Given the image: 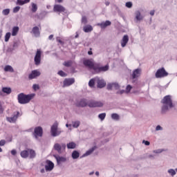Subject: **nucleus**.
Listing matches in <instances>:
<instances>
[{"instance_id": "obj_1", "label": "nucleus", "mask_w": 177, "mask_h": 177, "mask_svg": "<svg viewBox=\"0 0 177 177\" xmlns=\"http://www.w3.org/2000/svg\"><path fill=\"white\" fill-rule=\"evenodd\" d=\"M162 103L161 113L162 114H165L169 109H172L174 107V104L172 103V98H171V95H166L163 97L161 101Z\"/></svg>"}, {"instance_id": "obj_2", "label": "nucleus", "mask_w": 177, "mask_h": 177, "mask_svg": "<svg viewBox=\"0 0 177 177\" xmlns=\"http://www.w3.org/2000/svg\"><path fill=\"white\" fill-rule=\"evenodd\" d=\"M34 94L25 95L23 93H21L18 95V102L20 104H27L30 102V100L34 97Z\"/></svg>"}, {"instance_id": "obj_3", "label": "nucleus", "mask_w": 177, "mask_h": 177, "mask_svg": "<svg viewBox=\"0 0 177 177\" xmlns=\"http://www.w3.org/2000/svg\"><path fill=\"white\" fill-rule=\"evenodd\" d=\"M59 127V123L57 122H55L54 124L51 126L50 133L53 138H56V136H59L60 133H63V131L57 129Z\"/></svg>"}, {"instance_id": "obj_4", "label": "nucleus", "mask_w": 177, "mask_h": 177, "mask_svg": "<svg viewBox=\"0 0 177 177\" xmlns=\"http://www.w3.org/2000/svg\"><path fill=\"white\" fill-rule=\"evenodd\" d=\"M20 154L22 158H27L28 156L30 158H35V156H37V154L35 153V151L30 149L21 151Z\"/></svg>"}, {"instance_id": "obj_5", "label": "nucleus", "mask_w": 177, "mask_h": 177, "mask_svg": "<svg viewBox=\"0 0 177 177\" xmlns=\"http://www.w3.org/2000/svg\"><path fill=\"white\" fill-rule=\"evenodd\" d=\"M109 68V65H105L104 66H100V64H96V66H95L94 72L96 74H99L100 73H104L106 71H108Z\"/></svg>"}, {"instance_id": "obj_6", "label": "nucleus", "mask_w": 177, "mask_h": 177, "mask_svg": "<svg viewBox=\"0 0 177 177\" xmlns=\"http://www.w3.org/2000/svg\"><path fill=\"white\" fill-rule=\"evenodd\" d=\"M155 76L156 78H164V77L168 76V73L165 68H161L156 71Z\"/></svg>"}, {"instance_id": "obj_7", "label": "nucleus", "mask_w": 177, "mask_h": 177, "mask_svg": "<svg viewBox=\"0 0 177 177\" xmlns=\"http://www.w3.org/2000/svg\"><path fill=\"white\" fill-rule=\"evenodd\" d=\"M19 115H21L20 114V112L19 111H16V112H14L12 116L11 117H7L6 118V120L8 122H10V123H12V124H15V122H16V121H17V118H19Z\"/></svg>"}, {"instance_id": "obj_8", "label": "nucleus", "mask_w": 177, "mask_h": 177, "mask_svg": "<svg viewBox=\"0 0 177 177\" xmlns=\"http://www.w3.org/2000/svg\"><path fill=\"white\" fill-rule=\"evenodd\" d=\"M83 64L85 67H88L89 70H93L95 71V67H96V64H94L93 62L90 59H86L83 61Z\"/></svg>"}, {"instance_id": "obj_9", "label": "nucleus", "mask_w": 177, "mask_h": 177, "mask_svg": "<svg viewBox=\"0 0 177 177\" xmlns=\"http://www.w3.org/2000/svg\"><path fill=\"white\" fill-rule=\"evenodd\" d=\"M43 133H44V131L42 130V127H37L35 128V131L33 133V135L36 139L38 138V136L41 138Z\"/></svg>"}, {"instance_id": "obj_10", "label": "nucleus", "mask_w": 177, "mask_h": 177, "mask_svg": "<svg viewBox=\"0 0 177 177\" xmlns=\"http://www.w3.org/2000/svg\"><path fill=\"white\" fill-rule=\"evenodd\" d=\"M46 164L47 165H45V169L47 172L52 171L55 168V164L49 160L46 161Z\"/></svg>"}, {"instance_id": "obj_11", "label": "nucleus", "mask_w": 177, "mask_h": 177, "mask_svg": "<svg viewBox=\"0 0 177 177\" xmlns=\"http://www.w3.org/2000/svg\"><path fill=\"white\" fill-rule=\"evenodd\" d=\"M41 50H37L36 55L35 56V64L36 66H39L41 64Z\"/></svg>"}, {"instance_id": "obj_12", "label": "nucleus", "mask_w": 177, "mask_h": 177, "mask_svg": "<svg viewBox=\"0 0 177 177\" xmlns=\"http://www.w3.org/2000/svg\"><path fill=\"white\" fill-rule=\"evenodd\" d=\"M53 11L59 12V13H62V12L66 11V8H64V7H63V6L62 5L55 4L53 8Z\"/></svg>"}, {"instance_id": "obj_13", "label": "nucleus", "mask_w": 177, "mask_h": 177, "mask_svg": "<svg viewBox=\"0 0 177 177\" xmlns=\"http://www.w3.org/2000/svg\"><path fill=\"white\" fill-rule=\"evenodd\" d=\"M41 75V72L35 70L32 71L30 74H29L28 78L29 80H34V78H37V77H39Z\"/></svg>"}, {"instance_id": "obj_14", "label": "nucleus", "mask_w": 177, "mask_h": 177, "mask_svg": "<svg viewBox=\"0 0 177 177\" xmlns=\"http://www.w3.org/2000/svg\"><path fill=\"white\" fill-rule=\"evenodd\" d=\"M32 34H33L34 37L38 38L41 35V32L39 31V28L38 26H35L32 29Z\"/></svg>"}, {"instance_id": "obj_15", "label": "nucleus", "mask_w": 177, "mask_h": 177, "mask_svg": "<svg viewBox=\"0 0 177 177\" xmlns=\"http://www.w3.org/2000/svg\"><path fill=\"white\" fill-rule=\"evenodd\" d=\"M88 105V102L86 99H82L79 102H76L77 107H86Z\"/></svg>"}, {"instance_id": "obj_16", "label": "nucleus", "mask_w": 177, "mask_h": 177, "mask_svg": "<svg viewBox=\"0 0 177 177\" xmlns=\"http://www.w3.org/2000/svg\"><path fill=\"white\" fill-rule=\"evenodd\" d=\"M129 41V37L128 36V35H124L121 40L122 48H125V46H127V44H128Z\"/></svg>"}, {"instance_id": "obj_17", "label": "nucleus", "mask_w": 177, "mask_h": 177, "mask_svg": "<svg viewBox=\"0 0 177 177\" xmlns=\"http://www.w3.org/2000/svg\"><path fill=\"white\" fill-rule=\"evenodd\" d=\"M97 88H104L106 86V82L103 79H100L99 77H97Z\"/></svg>"}, {"instance_id": "obj_18", "label": "nucleus", "mask_w": 177, "mask_h": 177, "mask_svg": "<svg viewBox=\"0 0 177 177\" xmlns=\"http://www.w3.org/2000/svg\"><path fill=\"white\" fill-rule=\"evenodd\" d=\"M106 88L108 91H111L113 88H114V89H120V84H118V83H109L107 84Z\"/></svg>"}, {"instance_id": "obj_19", "label": "nucleus", "mask_w": 177, "mask_h": 177, "mask_svg": "<svg viewBox=\"0 0 177 177\" xmlns=\"http://www.w3.org/2000/svg\"><path fill=\"white\" fill-rule=\"evenodd\" d=\"M140 73H142V70L140 68L134 70L131 75L133 80H136V78L140 77Z\"/></svg>"}, {"instance_id": "obj_20", "label": "nucleus", "mask_w": 177, "mask_h": 177, "mask_svg": "<svg viewBox=\"0 0 177 177\" xmlns=\"http://www.w3.org/2000/svg\"><path fill=\"white\" fill-rule=\"evenodd\" d=\"M75 82V80L74 78L66 79L64 81V86H70V85H73Z\"/></svg>"}, {"instance_id": "obj_21", "label": "nucleus", "mask_w": 177, "mask_h": 177, "mask_svg": "<svg viewBox=\"0 0 177 177\" xmlns=\"http://www.w3.org/2000/svg\"><path fill=\"white\" fill-rule=\"evenodd\" d=\"M97 26H99L101 28H106V27H109V26H111V21H103L102 23L97 24Z\"/></svg>"}, {"instance_id": "obj_22", "label": "nucleus", "mask_w": 177, "mask_h": 177, "mask_svg": "<svg viewBox=\"0 0 177 177\" xmlns=\"http://www.w3.org/2000/svg\"><path fill=\"white\" fill-rule=\"evenodd\" d=\"M7 93V95H10L12 93V88L10 87H3L2 91H0V96H2V93Z\"/></svg>"}, {"instance_id": "obj_23", "label": "nucleus", "mask_w": 177, "mask_h": 177, "mask_svg": "<svg viewBox=\"0 0 177 177\" xmlns=\"http://www.w3.org/2000/svg\"><path fill=\"white\" fill-rule=\"evenodd\" d=\"M95 150H96V146H94L91 149H88L84 154L82 155V157L91 156V154H92Z\"/></svg>"}, {"instance_id": "obj_24", "label": "nucleus", "mask_w": 177, "mask_h": 177, "mask_svg": "<svg viewBox=\"0 0 177 177\" xmlns=\"http://www.w3.org/2000/svg\"><path fill=\"white\" fill-rule=\"evenodd\" d=\"M141 20H143V17L140 14V11H136V21L138 23V21H140Z\"/></svg>"}, {"instance_id": "obj_25", "label": "nucleus", "mask_w": 177, "mask_h": 177, "mask_svg": "<svg viewBox=\"0 0 177 177\" xmlns=\"http://www.w3.org/2000/svg\"><path fill=\"white\" fill-rule=\"evenodd\" d=\"M93 30V28L91 25H86L83 28V31H84V32H91Z\"/></svg>"}, {"instance_id": "obj_26", "label": "nucleus", "mask_w": 177, "mask_h": 177, "mask_svg": "<svg viewBox=\"0 0 177 177\" xmlns=\"http://www.w3.org/2000/svg\"><path fill=\"white\" fill-rule=\"evenodd\" d=\"M30 0H17V5H19V6H23V5H26V3H29Z\"/></svg>"}, {"instance_id": "obj_27", "label": "nucleus", "mask_w": 177, "mask_h": 177, "mask_svg": "<svg viewBox=\"0 0 177 177\" xmlns=\"http://www.w3.org/2000/svg\"><path fill=\"white\" fill-rule=\"evenodd\" d=\"M73 64H74V61L68 60V61H65L63 63V66H64L65 67H71V66H73Z\"/></svg>"}, {"instance_id": "obj_28", "label": "nucleus", "mask_w": 177, "mask_h": 177, "mask_svg": "<svg viewBox=\"0 0 177 177\" xmlns=\"http://www.w3.org/2000/svg\"><path fill=\"white\" fill-rule=\"evenodd\" d=\"M95 82H97V77L90 80V81L88 82V86H90V88H94Z\"/></svg>"}, {"instance_id": "obj_29", "label": "nucleus", "mask_w": 177, "mask_h": 177, "mask_svg": "<svg viewBox=\"0 0 177 177\" xmlns=\"http://www.w3.org/2000/svg\"><path fill=\"white\" fill-rule=\"evenodd\" d=\"M66 147L67 149H75V147H77V144H75V142H71L66 145Z\"/></svg>"}, {"instance_id": "obj_30", "label": "nucleus", "mask_w": 177, "mask_h": 177, "mask_svg": "<svg viewBox=\"0 0 177 177\" xmlns=\"http://www.w3.org/2000/svg\"><path fill=\"white\" fill-rule=\"evenodd\" d=\"M54 149L56 150V151H57V153H61L62 152V145H60V144L59 143H55L54 145Z\"/></svg>"}, {"instance_id": "obj_31", "label": "nucleus", "mask_w": 177, "mask_h": 177, "mask_svg": "<svg viewBox=\"0 0 177 177\" xmlns=\"http://www.w3.org/2000/svg\"><path fill=\"white\" fill-rule=\"evenodd\" d=\"M4 71L9 72V73H15V70L13 69V67L10 65H7L4 68Z\"/></svg>"}, {"instance_id": "obj_32", "label": "nucleus", "mask_w": 177, "mask_h": 177, "mask_svg": "<svg viewBox=\"0 0 177 177\" xmlns=\"http://www.w3.org/2000/svg\"><path fill=\"white\" fill-rule=\"evenodd\" d=\"M56 160H57V164H60V163H62V162H66V158H65V157H63V156L57 157V158H56Z\"/></svg>"}, {"instance_id": "obj_33", "label": "nucleus", "mask_w": 177, "mask_h": 177, "mask_svg": "<svg viewBox=\"0 0 177 177\" xmlns=\"http://www.w3.org/2000/svg\"><path fill=\"white\" fill-rule=\"evenodd\" d=\"M37 10H38V6H37V4L35 3H31V12H32V13H35V12H37Z\"/></svg>"}, {"instance_id": "obj_34", "label": "nucleus", "mask_w": 177, "mask_h": 177, "mask_svg": "<svg viewBox=\"0 0 177 177\" xmlns=\"http://www.w3.org/2000/svg\"><path fill=\"white\" fill-rule=\"evenodd\" d=\"M17 32H19V27L18 26L13 27L12 31V37H16V35H17Z\"/></svg>"}, {"instance_id": "obj_35", "label": "nucleus", "mask_w": 177, "mask_h": 177, "mask_svg": "<svg viewBox=\"0 0 177 177\" xmlns=\"http://www.w3.org/2000/svg\"><path fill=\"white\" fill-rule=\"evenodd\" d=\"M80 157V152L77 151H73L72 153V158L73 160H77Z\"/></svg>"}, {"instance_id": "obj_36", "label": "nucleus", "mask_w": 177, "mask_h": 177, "mask_svg": "<svg viewBox=\"0 0 177 177\" xmlns=\"http://www.w3.org/2000/svg\"><path fill=\"white\" fill-rule=\"evenodd\" d=\"M111 117L112 120H115V121H118V120H120V115L117 113H112Z\"/></svg>"}, {"instance_id": "obj_37", "label": "nucleus", "mask_w": 177, "mask_h": 177, "mask_svg": "<svg viewBox=\"0 0 177 177\" xmlns=\"http://www.w3.org/2000/svg\"><path fill=\"white\" fill-rule=\"evenodd\" d=\"M88 107H97L95 105V100H91L88 102Z\"/></svg>"}, {"instance_id": "obj_38", "label": "nucleus", "mask_w": 177, "mask_h": 177, "mask_svg": "<svg viewBox=\"0 0 177 177\" xmlns=\"http://www.w3.org/2000/svg\"><path fill=\"white\" fill-rule=\"evenodd\" d=\"M98 118L101 120V121H103L104 118H106V113H102L98 115Z\"/></svg>"}, {"instance_id": "obj_39", "label": "nucleus", "mask_w": 177, "mask_h": 177, "mask_svg": "<svg viewBox=\"0 0 177 177\" xmlns=\"http://www.w3.org/2000/svg\"><path fill=\"white\" fill-rule=\"evenodd\" d=\"M56 41H57V42L60 44V45H64V41L62 39V37H56Z\"/></svg>"}, {"instance_id": "obj_40", "label": "nucleus", "mask_w": 177, "mask_h": 177, "mask_svg": "<svg viewBox=\"0 0 177 177\" xmlns=\"http://www.w3.org/2000/svg\"><path fill=\"white\" fill-rule=\"evenodd\" d=\"M2 13L4 16H8V15H9V13H10V10L9 8L7 9H4L2 11Z\"/></svg>"}, {"instance_id": "obj_41", "label": "nucleus", "mask_w": 177, "mask_h": 177, "mask_svg": "<svg viewBox=\"0 0 177 177\" xmlns=\"http://www.w3.org/2000/svg\"><path fill=\"white\" fill-rule=\"evenodd\" d=\"M168 173L171 176H175L176 175V171H175L173 169H170L168 170Z\"/></svg>"}, {"instance_id": "obj_42", "label": "nucleus", "mask_w": 177, "mask_h": 177, "mask_svg": "<svg viewBox=\"0 0 177 177\" xmlns=\"http://www.w3.org/2000/svg\"><path fill=\"white\" fill-rule=\"evenodd\" d=\"M10 39V32H7L5 35V42H8Z\"/></svg>"}, {"instance_id": "obj_43", "label": "nucleus", "mask_w": 177, "mask_h": 177, "mask_svg": "<svg viewBox=\"0 0 177 177\" xmlns=\"http://www.w3.org/2000/svg\"><path fill=\"white\" fill-rule=\"evenodd\" d=\"M57 74L58 75H60V77H67V74L64 73L63 71H59Z\"/></svg>"}, {"instance_id": "obj_44", "label": "nucleus", "mask_w": 177, "mask_h": 177, "mask_svg": "<svg viewBox=\"0 0 177 177\" xmlns=\"http://www.w3.org/2000/svg\"><path fill=\"white\" fill-rule=\"evenodd\" d=\"M103 102H100V101H95V106L96 107H103Z\"/></svg>"}, {"instance_id": "obj_45", "label": "nucleus", "mask_w": 177, "mask_h": 177, "mask_svg": "<svg viewBox=\"0 0 177 177\" xmlns=\"http://www.w3.org/2000/svg\"><path fill=\"white\" fill-rule=\"evenodd\" d=\"M82 24H86L88 23V19L85 16L82 17Z\"/></svg>"}, {"instance_id": "obj_46", "label": "nucleus", "mask_w": 177, "mask_h": 177, "mask_svg": "<svg viewBox=\"0 0 177 177\" xmlns=\"http://www.w3.org/2000/svg\"><path fill=\"white\" fill-rule=\"evenodd\" d=\"M80 121L74 122L73 123V128H78V127H80Z\"/></svg>"}, {"instance_id": "obj_47", "label": "nucleus", "mask_w": 177, "mask_h": 177, "mask_svg": "<svg viewBox=\"0 0 177 177\" xmlns=\"http://www.w3.org/2000/svg\"><path fill=\"white\" fill-rule=\"evenodd\" d=\"M20 10V6H16L13 8V13H17Z\"/></svg>"}, {"instance_id": "obj_48", "label": "nucleus", "mask_w": 177, "mask_h": 177, "mask_svg": "<svg viewBox=\"0 0 177 177\" xmlns=\"http://www.w3.org/2000/svg\"><path fill=\"white\" fill-rule=\"evenodd\" d=\"M131 89H132V86H131V85H127L126 88V93H129V92H131Z\"/></svg>"}, {"instance_id": "obj_49", "label": "nucleus", "mask_w": 177, "mask_h": 177, "mask_svg": "<svg viewBox=\"0 0 177 177\" xmlns=\"http://www.w3.org/2000/svg\"><path fill=\"white\" fill-rule=\"evenodd\" d=\"M32 88H33L34 91H38V89H39V85L33 84Z\"/></svg>"}, {"instance_id": "obj_50", "label": "nucleus", "mask_w": 177, "mask_h": 177, "mask_svg": "<svg viewBox=\"0 0 177 177\" xmlns=\"http://www.w3.org/2000/svg\"><path fill=\"white\" fill-rule=\"evenodd\" d=\"M126 7L129 8H132V2H131V1L127 2L126 3Z\"/></svg>"}, {"instance_id": "obj_51", "label": "nucleus", "mask_w": 177, "mask_h": 177, "mask_svg": "<svg viewBox=\"0 0 177 177\" xmlns=\"http://www.w3.org/2000/svg\"><path fill=\"white\" fill-rule=\"evenodd\" d=\"M162 151H164L162 149H156L153 151V153H156V154H159L160 153H162Z\"/></svg>"}, {"instance_id": "obj_52", "label": "nucleus", "mask_w": 177, "mask_h": 177, "mask_svg": "<svg viewBox=\"0 0 177 177\" xmlns=\"http://www.w3.org/2000/svg\"><path fill=\"white\" fill-rule=\"evenodd\" d=\"M6 141L5 140H0V146H5Z\"/></svg>"}, {"instance_id": "obj_53", "label": "nucleus", "mask_w": 177, "mask_h": 177, "mask_svg": "<svg viewBox=\"0 0 177 177\" xmlns=\"http://www.w3.org/2000/svg\"><path fill=\"white\" fill-rule=\"evenodd\" d=\"M11 154L12 156H15L16 154H17V151H16V149H12L11 151Z\"/></svg>"}, {"instance_id": "obj_54", "label": "nucleus", "mask_w": 177, "mask_h": 177, "mask_svg": "<svg viewBox=\"0 0 177 177\" xmlns=\"http://www.w3.org/2000/svg\"><path fill=\"white\" fill-rule=\"evenodd\" d=\"M142 143H144L145 146H150V142L149 141L143 140Z\"/></svg>"}, {"instance_id": "obj_55", "label": "nucleus", "mask_w": 177, "mask_h": 177, "mask_svg": "<svg viewBox=\"0 0 177 177\" xmlns=\"http://www.w3.org/2000/svg\"><path fill=\"white\" fill-rule=\"evenodd\" d=\"M156 131H162V128L161 127V126L158 125V126L156 127Z\"/></svg>"}, {"instance_id": "obj_56", "label": "nucleus", "mask_w": 177, "mask_h": 177, "mask_svg": "<svg viewBox=\"0 0 177 177\" xmlns=\"http://www.w3.org/2000/svg\"><path fill=\"white\" fill-rule=\"evenodd\" d=\"M3 113V108L2 107V104H1L0 102V114H2Z\"/></svg>"}, {"instance_id": "obj_57", "label": "nucleus", "mask_w": 177, "mask_h": 177, "mask_svg": "<svg viewBox=\"0 0 177 177\" xmlns=\"http://www.w3.org/2000/svg\"><path fill=\"white\" fill-rule=\"evenodd\" d=\"M66 145L64 143L61 145V149H63L64 150L66 149Z\"/></svg>"}, {"instance_id": "obj_58", "label": "nucleus", "mask_w": 177, "mask_h": 177, "mask_svg": "<svg viewBox=\"0 0 177 177\" xmlns=\"http://www.w3.org/2000/svg\"><path fill=\"white\" fill-rule=\"evenodd\" d=\"M125 92H127L125 90H121L120 91H118L117 93L122 95V93H125Z\"/></svg>"}, {"instance_id": "obj_59", "label": "nucleus", "mask_w": 177, "mask_h": 177, "mask_svg": "<svg viewBox=\"0 0 177 177\" xmlns=\"http://www.w3.org/2000/svg\"><path fill=\"white\" fill-rule=\"evenodd\" d=\"M154 13H155V11H154V10H151V11L150 12L151 16H154Z\"/></svg>"}, {"instance_id": "obj_60", "label": "nucleus", "mask_w": 177, "mask_h": 177, "mask_svg": "<svg viewBox=\"0 0 177 177\" xmlns=\"http://www.w3.org/2000/svg\"><path fill=\"white\" fill-rule=\"evenodd\" d=\"M53 39V35H50L49 37H48V39Z\"/></svg>"}, {"instance_id": "obj_61", "label": "nucleus", "mask_w": 177, "mask_h": 177, "mask_svg": "<svg viewBox=\"0 0 177 177\" xmlns=\"http://www.w3.org/2000/svg\"><path fill=\"white\" fill-rule=\"evenodd\" d=\"M80 37V35L78 34V32H76V35L75 36V38H78Z\"/></svg>"}, {"instance_id": "obj_62", "label": "nucleus", "mask_w": 177, "mask_h": 177, "mask_svg": "<svg viewBox=\"0 0 177 177\" xmlns=\"http://www.w3.org/2000/svg\"><path fill=\"white\" fill-rule=\"evenodd\" d=\"M40 172H41V174H44V173H45V169H41L40 170Z\"/></svg>"}, {"instance_id": "obj_63", "label": "nucleus", "mask_w": 177, "mask_h": 177, "mask_svg": "<svg viewBox=\"0 0 177 177\" xmlns=\"http://www.w3.org/2000/svg\"><path fill=\"white\" fill-rule=\"evenodd\" d=\"M66 128H71V124H66Z\"/></svg>"}, {"instance_id": "obj_64", "label": "nucleus", "mask_w": 177, "mask_h": 177, "mask_svg": "<svg viewBox=\"0 0 177 177\" xmlns=\"http://www.w3.org/2000/svg\"><path fill=\"white\" fill-rule=\"evenodd\" d=\"M92 54H93V53H92L91 50H90V51L88 52V55H92Z\"/></svg>"}]
</instances>
